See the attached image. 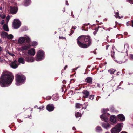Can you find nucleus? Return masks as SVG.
<instances>
[{
    "instance_id": "f257e3e1",
    "label": "nucleus",
    "mask_w": 133,
    "mask_h": 133,
    "mask_svg": "<svg viewBox=\"0 0 133 133\" xmlns=\"http://www.w3.org/2000/svg\"><path fill=\"white\" fill-rule=\"evenodd\" d=\"M14 76L12 73L7 71H4L0 77V85L2 87H6L11 84Z\"/></svg>"
},
{
    "instance_id": "f03ea898",
    "label": "nucleus",
    "mask_w": 133,
    "mask_h": 133,
    "mask_svg": "<svg viewBox=\"0 0 133 133\" xmlns=\"http://www.w3.org/2000/svg\"><path fill=\"white\" fill-rule=\"evenodd\" d=\"M77 40L78 45L82 48H87L92 44V39L89 35H81L77 38Z\"/></svg>"
},
{
    "instance_id": "7ed1b4c3",
    "label": "nucleus",
    "mask_w": 133,
    "mask_h": 133,
    "mask_svg": "<svg viewBox=\"0 0 133 133\" xmlns=\"http://www.w3.org/2000/svg\"><path fill=\"white\" fill-rule=\"evenodd\" d=\"M16 85L17 86L20 85V83H24L26 79V77L23 75L17 74L15 76Z\"/></svg>"
},
{
    "instance_id": "20e7f679",
    "label": "nucleus",
    "mask_w": 133,
    "mask_h": 133,
    "mask_svg": "<svg viewBox=\"0 0 133 133\" xmlns=\"http://www.w3.org/2000/svg\"><path fill=\"white\" fill-rule=\"evenodd\" d=\"M123 123H118L115 127L111 130V133H119L122 130V127L123 126Z\"/></svg>"
},
{
    "instance_id": "39448f33",
    "label": "nucleus",
    "mask_w": 133,
    "mask_h": 133,
    "mask_svg": "<svg viewBox=\"0 0 133 133\" xmlns=\"http://www.w3.org/2000/svg\"><path fill=\"white\" fill-rule=\"evenodd\" d=\"M44 52L42 50H39L37 53L36 57L37 61H40L44 59Z\"/></svg>"
},
{
    "instance_id": "423d86ee",
    "label": "nucleus",
    "mask_w": 133,
    "mask_h": 133,
    "mask_svg": "<svg viewBox=\"0 0 133 133\" xmlns=\"http://www.w3.org/2000/svg\"><path fill=\"white\" fill-rule=\"evenodd\" d=\"M30 41V39L29 37H21L18 40V42L20 44H22L24 42L29 43Z\"/></svg>"
},
{
    "instance_id": "0eeeda50",
    "label": "nucleus",
    "mask_w": 133,
    "mask_h": 133,
    "mask_svg": "<svg viewBox=\"0 0 133 133\" xmlns=\"http://www.w3.org/2000/svg\"><path fill=\"white\" fill-rule=\"evenodd\" d=\"M110 116V114L109 113H103L102 115H101L100 118L102 120L107 122Z\"/></svg>"
},
{
    "instance_id": "6e6552de",
    "label": "nucleus",
    "mask_w": 133,
    "mask_h": 133,
    "mask_svg": "<svg viewBox=\"0 0 133 133\" xmlns=\"http://www.w3.org/2000/svg\"><path fill=\"white\" fill-rule=\"evenodd\" d=\"M21 22L17 19H15L13 22V26L15 29H18L21 26Z\"/></svg>"
},
{
    "instance_id": "1a4fd4ad",
    "label": "nucleus",
    "mask_w": 133,
    "mask_h": 133,
    "mask_svg": "<svg viewBox=\"0 0 133 133\" xmlns=\"http://www.w3.org/2000/svg\"><path fill=\"white\" fill-rule=\"evenodd\" d=\"M25 60L28 62H32L34 61L33 58L30 57L29 55H25L24 56Z\"/></svg>"
},
{
    "instance_id": "9d476101",
    "label": "nucleus",
    "mask_w": 133,
    "mask_h": 133,
    "mask_svg": "<svg viewBox=\"0 0 133 133\" xmlns=\"http://www.w3.org/2000/svg\"><path fill=\"white\" fill-rule=\"evenodd\" d=\"M117 119L119 121H124L125 120V117L122 114H121L117 115Z\"/></svg>"
},
{
    "instance_id": "9b49d317",
    "label": "nucleus",
    "mask_w": 133,
    "mask_h": 133,
    "mask_svg": "<svg viewBox=\"0 0 133 133\" xmlns=\"http://www.w3.org/2000/svg\"><path fill=\"white\" fill-rule=\"evenodd\" d=\"M10 11L11 13L12 14H15L17 13L18 11L17 7L10 6Z\"/></svg>"
},
{
    "instance_id": "f8f14e48",
    "label": "nucleus",
    "mask_w": 133,
    "mask_h": 133,
    "mask_svg": "<svg viewBox=\"0 0 133 133\" xmlns=\"http://www.w3.org/2000/svg\"><path fill=\"white\" fill-rule=\"evenodd\" d=\"M46 109L49 112L53 111L54 107L53 104H48L46 106Z\"/></svg>"
},
{
    "instance_id": "ddd939ff",
    "label": "nucleus",
    "mask_w": 133,
    "mask_h": 133,
    "mask_svg": "<svg viewBox=\"0 0 133 133\" xmlns=\"http://www.w3.org/2000/svg\"><path fill=\"white\" fill-rule=\"evenodd\" d=\"M27 53L28 55L30 56H33L35 54V50L34 48H31L28 51Z\"/></svg>"
},
{
    "instance_id": "4468645a",
    "label": "nucleus",
    "mask_w": 133,
    "mask_h": 133,
    "mask_svg": "<svg viewBox=\"0 0 133 133\" xmlns=\"http://www.w3.org/2000/svg\"><path fill=\"white\" fill-rule=\"evenodd\" d=\"M17 61L16 60H15L14 62L10 63V65L13 68H16L18 66V65L17 64Z\"/></svg>"
},
{
    "instance_id": "2eb2a0df",
    "label": "nucleus",
    "mask_w": 133,
    "mask_h": 133,
    "mask_svg": "<svg viewBox=\"0 0 133 133\" xmlns=\"http://www.w3.org/2000/svg\"><path fill=\"white\" fill-rule=\"evenodd\" d=\"M82 93L83 94V97L84 98L88 97L89 95V92L87 90H84L83 91Z\"/></svg>"
},
{
    "instance_id": "dca6fc26",
    "label": "nucleus",
    "mask_w": 133,
    "mask_h": 133,
    "mask_svg": "<svg viewBox=\"0 0 133 133\" xmlns=\"http://www.w3.org/2000/svg\"><path fill=\"white\" fill-rule=\"evenodd\" d=\"M109 118L110 121L112 123H116V118L115 115H112Z\"/></svg>"
},
{
    "instance_id": "f3484780",
    "label": "nucleus",
    "mask_w": 133,
    "mask_h": 133,
    "mask_svg": "<svg viewBox=\"0 0 133 133\" xmlns=\"http://www.w3.org/2000/svg\"><path fill=\"white\" fill-rule=\"evenodd\" d=\"M93 79L91 77H87L85 80V82L90 84H91L92 82Z\"/></svg>"
},
{
    "instance_id": "a211bd4d",
    "label": "nucleus",
    "mask_w": 133,
    "mask_h": 133,
    "mask_svg": "<svg viewBox=\"0 0 133 133\" xmlns=\"http://www.w3.org/2000/svg\"><path fill=\"white\" fill-rule=\"evenodd\" d=\"M31 2V0H25L23 2V5L25 6H27L29 5Z\"/></svg>"
},
{
    "instance_id": "6ab92c4d",
    "label": "nucleus",
    "mask_w": 133,
    "mask_h": 133,
    "mask_svg": "<svg viewBox=\"0 0 133 133\" xmlns=\"http://www.w3.org/2000/svg\"><path fill=\"white\" fill-rule=\"evenodd\" d=\"M96 131L97 132H100L102 131V129L101 127L98 126L96 128Z\"/></svg>"
},
{
    "instance_id": "aec40b11",
    "label": "nucleus",
    "mask_w": 133,
    "mask_h": 133,
    "mask_svg": "<svg viewBox=\"0 0 133 133\" xmlns=\"http://www.w3.org/2000/svg\"><path fill=\"white\" fill-rule=\"evenodd\" d=\"M110 124L107 123H103L102 124V126L105 128L107 129L110 126Z\"/></svg>"
},
{
    "instance_id": "412c9836",
    "label": "nucleus",
    "mask_w": 133,
    "mask_h": 133,
    "mask_svg": "<svg viewBox=\"0 0 133 133\" xmlns=\"http://www.w3.org/2000/svg\"><path fill=\"white\" fill-rule=\"evenodd\" d=\"M8 35V33L4 31L2 32L1 34V36L3 38H6Z\"/></svg>"
},
{
    "instance_id": "4be33fe9",
    "label": "nucleus",
    "mask_w": 133,
    "mask_h": 133,
    "mask_svg": "<svg viewBox=\"0 0 133 133\" xmlns=\"http://www.w3.org/2000/svg\"><path fill=\"white\" fill-rule=\"evenodd\" d=\"M3 28L4 30L7 31H9V29L7 25L4 24L3 26Z\"/></svg>"
},
{
    "instance_id": "5701e85b",
    "label": "nucleus",
    "mask_w": 133,
    "mask_h": 133,
    "mask_svg": "<svg viewBox=\"0 0 133 133\" xmlns=\"http://www.w3.org/2000/svg\"><path fill=\"white\" fill-rule=\"evenodd\" d=\"M116 71V70L115 69H110L108 70V71L111 74H113Z\"/></svg>"
},
{
    "instance_id": "b1692460",
    "label": "nucleus",
    "mask_w": 133,
    "mask_h": 133,
    "mask_svg": "<svg viewBox=\"0 0 133 133\" xmlns=\"http://www.w3.org/2000/svg\"><path fill=\"white\" fill-rule=\"evenodd\" d=\"M18 62L19 63L24 64L25 62L24 61V59L22 57H21L18 59Z\"/></svg>"
},
{
    "instance_id": "393cba45",
    "label": "nucleus",
    "mask_w": 133,
    "mask_h": 133,
    "mask_svg": "<svg viewBox=\"0 0 133 133\" xmlns=\"http://www.w3.org/2000/svg\"><path fill=\"white\" fill-rule=\"evenodd\" d=\"M75 116L76 118H78L81 117V116L82 115L79 112H76Z\"/></svg>"
},
{
    "instance_id": "a878e982",
    "label": "nucleus",
    "mask_w": 133,
    "mask_h": 133,
    "mask_svg": "<svg viewBox=\"0 0 133 133\" xmlns=\"http://www.w3.org/2000/svg\"><path fill=\"white\" fill-rule=\"evenodd\" d=\"M14 36L12 34L8 35L7 36V38L9 39H11L13 38Z\"/></svg>"
},
{
    "instance_id": "bb28decb",
    "label": "nucleus",
    "mask_w": 133,
    "mask_h": 133,
    "mask_svg": "<svg viewBox=\"0 0 133 133\" xmlns=\"http://www.w3.org/2000/svg\"><path fill=\"white\" fill-rule=\"evenodd\" d=\"M82 104L79 103H77L76 104L75 107L77 108H79L82 107Z\"/></svg>"
},
{
    "instance_id": "cd10ccee",
    "label": "nucleus",
    "mask_w": 133,
    "mask_h": 133,
    "mask_svg": "<svg viewBox=\"0 0 133 133\" xmlns=\"http://www.w3.org/2000/svg\"><path fill=\"white\" fill-rule=\"evenodd\" d=\"M29 48V47L28 46H24L22 47V50H28Z\"/></svg>"
},
{
    "instance_id": "c85d7f7f",
    "label": "nucleus",
    "mask_w": 133,
    "mask_h": 133,
    "mask_svg": "<svg viewBox=\"0 0 133 133\" xmlns=\"http://www.w3.org/2000/svg\"><path fill=\"white\" fill-rule=\"evenodd\" d=\"M109 111V109L107 108L106 109H103L102 110V113H107L106 112L108 111Z\"/></svg>"
},
{
    "instance_id": "c756f323",
    "label": "nucleus",
    "mask_w": 133,
    "mask_h": 133,
    "mask_svg": "<svg viewBox=\"0 0 133 133\" xmlns=\"http://www.w3.org/2000/svg\"><path fill=\"white\" fill-rule=\"evenodd\" d=\"M37 44V43L36 41H34L32 43V45L33 46H36Z\"/></svg>"
},
{
    "instance_id": "7c9ffc66",
    "label": "nucleus",
    "mask_w": 133,
    "mask_h": 133,
    "mask_svg": "<svg viewBox=\"0 0 133 133\" xmlns=\"http://www.w3.org/2000/svg\"><path fill=\"white\" fill-rule=\"evenodd\" d=\"M115 16L116 18H119V19L120 18V17L119 15V13L118 12H117L115 13Z\"/></svg>"
},
{
    "instance_id": "2f4dec72",
    "label": "nucleus",
    "mask_w": 133,
    "mask_h": 133,
    "mask_svg": "<svg viewBox=\"0 0 133 133\" xmlns=\"http://www.w3.org/2000/svg\"><path fill=\"white\" fill-rule=\"evenodd\" d=\"M114 54H115V52L112 50V51L111 52V56L112 58L113 59H114Z\"/></svg>"
},
{
    "instance_id": "473e14b6",
    "label": "nucleus",
    "mask_w": 133,
    "mask_h": 133,
    "mask_svg": "<svg viewBox=\"0 0 133 133\" xmlns=\"http://www.w3.org/2000/svg\"><path fill=\"white\" fill-rule=\"evenodd\" d=\"M94 95H90L89 97V98L90 99L93 100L94 99Z\"/></svg>"
},
{
    "instance_id": "72a5a7b5",
    "label": "nucleus",
    "mask_w": 133,
    "mask_h": 133,
    "mask_svg": "<svg viewBox=\"0 0 133 133\" xmlns=\"http://www.w3.org/2000/svg\"><path fill=\"white\" fill-rule=\"evenodd\" d=\"M0 17L2 19H4L6 17V15L5 14H2L0 15Z\"/></svg>"
},
{
    "instance_id": "f704fd0d",
    "label": "nucleus",
    "mask_w": 133,
    "mask_h": 133,
    "mask_svg": "<svg viewBox=\"0 0 133 133\" xmlns=\"http://www.w3.org/2000/svg\"><path fill=\"white\" fill-rule=\"evenodd\" d=\"M126 1L131 4H133V0H127Z\"/></svg>"
},
{
    "instance_id": "c9c22d12",
    "label": "nucleus",
    "mask_w": 133,
    "mask_h": 133,
    "mask_svg": "<svg viewBox=\"0 0 133 133\" xmlns=\"http://www.w3.org/2000/svg\"><path fill=\"white\" fill-rule=\"evenodd\" d=\"M38 109L40 110H43L44 109V106H42L40 107L39 108H38Z\"/></svg>"
},
{
    "instance_id": "e433bc0d",
    "label": "nucleus",
    "mask_w": 133,
    "mask_h": 133,
    "mask_svg": "<svg viewBox=\"0 0 133 133\" xmlns=\"http://www.w3.org/2000/svg\"><path fill=\"white\" fill-rule=\"evenodd\" d=\"M25 117L27 118H28L30 116V115L28 114L27 113H25V114L24 115Z\"/></svg>"
},
{
    "instance_id": "4c0bfd02",
    "label": "nucleus",
    "mask_w": 133,
    "mask_h": 133,
    "mask_svg": "<svg viewBox=\"0 0 133 133\" xmlns=\"http://www.w3.org/2000/svg\"><path fill=\"white\" fill-rule=\"evenodd\" d=\"M59 38L60 39H65L66 40V38L65 37H63L62 36H59Z\"/></svg>"
},
{
    "instance_id": "58836bf2",
    "label": "nucleus",
    "mask_w": 133,
    "mask_h": 133,
    "mask_svg": "<svg viewBox=\"0 0 133 133\" xmlns=\"http://www.w3.org/2000/svg\"><path fill=\"white\" fill-rule=\"evenodd\" d=\"M100 27V26H98L97 27L95 28L94 29V30H95V31L97 32L98 30V28Z\"/></svg>"
},
{
    "instance_id": "ea45409f",
    "label": "nucleus",
    "mask_w": 133,
    "mask_h": 133,
    "mask_svg": "<svg viewBox=\"0 0 133 133\" xmlns=\"http://www.w3.org/2000/svg\"><path fill=\"white\" fill-rule=\"evenodd\" d=\"M130 59L133 60V54H131L130 55Z\"/></svg>"
},
{
    "instance_id": "a19ab883",
    "label": "nucleus",
    "mask_w": 133,
    "mask_h": 133,
    "mask_svg": "<svg viewBox=\"0 0 133 133\" xmlns=\"http://www.w3.org/2000/svg\"><path fill=\"white\" fill-rule=\"evenodd\" d=\"M88 105H87L86 106H85L84 107H83L82 106V109H86L87 106H88Z\"/></svg>"
},
{
    "instance_id": "79ce46f5",
    "label": "nucleus",
    "mask_w": 133,
    "mask_h": 133,
    "mask_svg": "<svg viewBox=\"0 0 133 133\" xmlns=\"http://www.w3.org/2000/svg\"><path fill=\"white\" fill-rule=\"evenodd\" d=\"M4 23H5V21H4V20H2L1 21V24L2 25H3L4 24Z\"/></svg>"
},
{
    "instance_id": "37998d69",
    "label": "nucleus",
    "mask_w": 133,
    "mask_h": 133,
    "mask_svg": "<svg viewBox=\"0 0 133 133\" xmlns=\"http://www.w3.org/2000/svg\"><path fill=\"white\" fill-rule=\"evenodd\" d=\"M127 26H128L129 25H130L131 26V24H130L129 23V22H127Z\"/></svg>"
},
{
    "instance_id": "c03bdc74",
    "label": "nucleus",
    "mask_w": 133,
    "mask_h": 133,
    "mask_svg": "<svg viewBox=\"0 0 133 133\" xmlns=\"http://www.w3.org/2000/svg\"><path fill=\"white\" fill-rule=\"evenodd\" d=\"M97 98L96 99L97 101H98L99 99V98H101L100 96H97Z\"/></svg>"
},
{
    "instance_id": "a18cd8bd",
    "label": "nucleus",
    "mask_w": 133,
    "mask_h": 133,
    "mask_svg": "<svg viewBox=\"0 0 133 133\" xmlns=\"http://www.w3.org/2000/svg\"><path fill=\"white\" fill-rule=\"evenodd\" d=\"M87 26V25L86 24H83V26H82V28H85V27L86 26Z\"/></svg>"
},
{
    "instance_id": "49530a36",
    "label": "nucleus",
    "mask_w": 133,
    "mask_h": 133,
    "mask_svg": "<svg viewBox=\"0 0 133 133\" xmlns=\"http://www.w3.org/2000/svg\"><path fill=\"white\" fill-rule=\"evenodd\" d=\"M76 28H77V27L76 26H72L71 29H75Z\"/></svg>"
},
{
    "instance_id": "de8ad7c7",
    "label": "nucleus",
    "mask_w": 133,
    "mask_h": 133,
    "mask_svg": "<svg viewBox=\"0 0 133 133\" xmlns=\"http://www.w3.org/2000/svg\"><path fill=\"white\" fill-rule=\"evenodd\" d=\"M17 121L18 122H23L22 121H21V119H17Z\"/></svg>"
},
{
    "instance_id": "09e8293b",
    "label": "nucleus",
    "mask_w": 133,
    "mask_h": 133,
    "mask_svg": "<svg viewBox=\"0 0 133 133\" xmlns=\"http://www.w3.org/2000/svg\"><path fill=\"white\" fill-rule=\"evenodd\" d=\"M109 45H107L106 46V50H107L109 48Z\"/></svg>"
},
{
    "instance_id": "8fccbe9b",
    "label": "nucleus",
    "mask_w": 133,
    "mask_h": 133,
    "mask_svg": "<svg viewBox=\"0 0 133 133\" xmlns=\"http://www.w3.org/2000/svg\"><path fill=\"white\" fill-rule=\"evenodd\" d=\"M131 23L132 24L131 25V26L133 27V20L131 21Z\"/></svg>"
},
{
    "instance_id": "3c124183",
    "label": "nucleus",
    "mask_w": 133,
    "mask_h": 133,
    "mask_svg": "<svg viewBox=\"0 0 133 133\" xmlns=\"http://www.w3.org/2000/svg\"><path fill=\"white\" fill-rule=\"evenodd\" d=\"M62 82H63V83L64 84H65L66 83V81L65 80H63L62 81Z\"/></svg>"
},
{
    "instance_id": "603ef678",
    "label": "nucleus",
    "mask_w": 133,
    "mask_h": 133,
    "mask_svg": "<svg viewBox=\"0 0 133 133\" xmlns=\"http://www.w3.org/2000/svg\"><path fill=\"white\" fill-rule=\"evenodd\" d=\"M6 19L8 20H9L10 19V17L9 16H7L6 17Z\"/></svg>"
},
{
    "instance_id": "864d4df0",
    "label": "nucleus",
    "mask_w": 133,
    "mask_h": 133,
    "mask_svg": "<svg viewBox=\"0 0 133 133\" xmlns=\"http://www.w3.org/2000/svg\"><path fill=\"white\" fill-rule=\"evenodd\" d=\"M82 30H84L86 31H87L88 30V29L87 30H86V29L84 28H83V29H82Z\"/></svg>"
},
{
    "instance_id": "5fc2aeb1",
    "label": "nucleus",
    "mask_w": 133,
    "mask_h": 133,
    "mask_svg": "<svg viewBox=\"0 0 133 133\" xmlns=\"http://www.w3.org/2000/svg\"><path fill=\"white\" fill-rule=\"evenodd\" d=\"M97 32L96 31H94V32H93V34L94 35H96V34L97 33Z\"/></svg>"
},
{
    "instance_id": "6e6d98bb",
    "label": "nucleus",
    "mask_w": 133,
    "mask_h": 133,
    "mask_svg": "<svg viewBox=\"0 0 133 133\" xmlns=\"http://www.w3.org/2000/svg\"><path fill=\"white\" fill-rule=\"evenodd\" d=\"M68 67V66L67 65H66L64 68V70H65Z\"/></svg>"
},
{
    "instance_id": "4d7b16f0",
    "label": "nucleus",
    "mask_w": 133,
    "mask_h": 133,
    "mask_svg": "<svg viewBox=\"0 0 133 133\" xmlns=\"http://www.w3.org/2000/svg\"><path fill=\"white\" fill-rule=\"evenodd\" d=\"M72 129L74 130H76V129L75 127H73L72 128Z\"/></svg>"
},
{
    "instance_id": "13d9d810",
    "label": "nucleus",
    "mask_w": 133,
    "mask_h": 133,
    "mask_svg": "<svg viewBox=\"0 0 133 133\" xmlns=\"http://www.w3.org/2000/svg\"><path fill=\"white\" fill-rule=\"evenodd\" d=\"M79 67H78L77 68H75L74 69V70H76Z\"/></svg>"
},
{
    "instance_id": "bf43d9fd",
    "label": "nucleus",
    "mask_w": 133,
    "mask_h": 133,
    "mask_svg": "<svg viewBox=\"0 0 133 133\" xmlns=\"http://www.w3.org/2000/svg\"><path fill=\"white\" fill-rule=\"evenodd\" d=\"M2 49L1 47L0 46V52H1L2 51Z\"/></svg>"
},
{
    "instance_id": "052dcab7",
    "label": "nucleus",
    "mask_w": 133,
    "mask_h": 133,
    "mask_svg": "<svg viewBox=\"0 0 133 133\" xmlns=\"http://www.w3.org/2000/svg\"><path fill=\"white\" fill-rule=\"evenodd\" d=\"M66 4L67 5H69L68 3V1H66Z\"/></svg>"
},
{
    "instance_id": "680f3d73",
    "label": "nucleus",
    "mask_w": 133,
    "mask_h": 133,
    "mask_svg": "<svg viewBox=\"0 0 133 133\" xmlns=\"http://www.w3.org/2000/svg\"><path fill=\"white\" fill-rule=\"evenodd\" d=\"M72 12L71 13L72 16V17H74V16L73 15H72Z\"/></svg>"
},
{
    "instance_id": "e2e57ef3",
    "label": "nucleus",
    "mask_w": 133,
    "mask_h": 133,
    "mask_svg": "<svg viewBox=\"0 0 133 133\" xmlns=\"http://www.w3.org/2000/svg\"><path fill=\"white\" fill-rule=\"evenodd\" d=\"M9 54L10 55H11L12 56H13L14 55L12 54H11V53H10Z\"/></svg>"
},
{
    "instance_id": "0e129e2a",
    "label": "nucleus",
    "mask_w": 133,
    "mask_h": 133,
    "mask_svg": "<svg viewBox=\"0 0 133 133\" xmlns=\"http://www.w3.org/2000/svg\"><path fill=\"white\" fill-rule=\"evenodd\" d=\"M71 33L72 34L74 32V30H71Z\"/></svg>"
},
{
    "instance_id": "69168bd1",
    "label": "nucleus",
    "mask_w": 133,
    "mask_h": 133,
    "mask_svg": "<svg viewBox=\"0 0 133 133\" xmlns=\"http://www.w3.org/2000/svg\"><path fill=\"white\" fill-rule=\"evenodd\" d=\"M124 34L125 35H127V32H124Z\"/></svg>"
},
{
    "instance_id": "338daca9",
    "label": "nucleus",
    "mask_w": 133,
    "mask_h": 133,
    "mask_svg": "<svg viewBox=\"0 0 133 133\" xmlns=\"http://www.w3.org/2000/svg\"><path fill=\"white\" fill-rule=\"evenodd\" d=\"M119 72H117V75H119Z\"/></svg>"
},
{
    "instance_id": "774afa93",
    "label": "nucleus",
    "mask_w": 133,
    "mask_h": 133,
    "mask_svg": "<svg viewBox=\"0 0 133 133\" xmlns=\"http://www.w3.org/2000/svg\"><path fill=\"white\" fill-rule=\"evenodd\" d=\"M2 8L1 7H0V10H2Z\"/></svg>"
}]
</instances>
